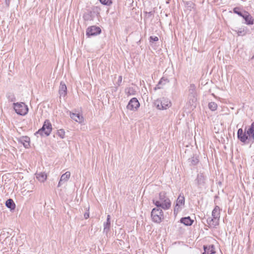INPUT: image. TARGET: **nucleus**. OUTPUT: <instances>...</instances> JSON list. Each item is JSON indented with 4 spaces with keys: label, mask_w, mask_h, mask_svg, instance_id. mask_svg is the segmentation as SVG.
<instances>
[{
    "label": "nucleus",
    "mask_w": 254,
    "mask_h": 254,
    "mask_svg": "<svg viewBox=\"0 0 254 254\" xmlns=\"http://www.w3.org/2000/svg\"><path fill=\"white\" fill-rule=\"evenodd\" d=\"M6 98L9 102H14L16 100L15 96L13 93L8 92L6 94Z\"/></svg>",
    "instance_id": "nucleus-27"
},
{
    "label": "nucleus",
    "mask_w": 254,
    "mask_h": 254,
    "mask_svg": "<svg viewBox=\"0 0 254 254\" xmlns=\"http://www.w3.org/2000/svg\"><path fill=\"white\" fill-rule=\"evenodd\" d=\"M110 219H111L110 215H108L107 218V221L104 224V232H106V233H107L110 229V226H111Z\"/></svg>",
    "instance_id": "nucleus-21"
},
{
    "label": "nucleus",
    "mask_w": 254,
    "mask_h": 254,
    "mask_svg": "<svg viewBox=\"0 0 254 254\" xmlns=\"http://www.w3.org/2000/svg\"><path fill=\"white\" fill-rule=\"evenodd\" d=\"M189 162L190 163V165L195 166L198 164L199 162V159L197 156H192L190 158H189Z\"/></svg>",
    "instance_id": "nucleus-25"
},
{
    "label": "nucleus",
    "mask_w": 254,
    "mask_h": 254,
    "mask_svg": "<svg viewBox=\"0 0 254 254\" xmlns=\"http://www.w3.org/2000/svg\"><path fill=\"white\" fill-rule=\"evenodd\" d=\"M70 176V173L68 171L63 174L59 182L58 187H60L63 184V182H66Z\"/></svg>",
    "instance_id": "nucleus-18"
},
{
    "label": "nucleus",
    "mask_w": 254,
    "mask_h": 254,
    "mask_svg": "<svg viewBox=\"0 0 254 254\" xmlns=\"http://www.w3.org/2000/svg\"><path fill=\"white\" fill-rule=\"evenodd\" d=\"M193 221V220L191 219L190 216L183 217L180 219V222L186 226H191Z\"/></svg>",
    "instance_id": "nucleus-20"
},
{
    "label": "nucleus",
    "mask_w": 254,
    "mask_h": 254,
    "mask_svg": "<svg viewBox=\"0 0 254 254\" xmlns=\"http://www.w3.org/2000/svg\"><path fill=\"white\" fill-rule=\"evenodd\" d=\"M84 218L85 219H88L89 217V213L88 212H86L84 214Z\"/></svg>",
    "instance_id": "nucleus-35"
},
{
    "label": "nucleus",
    "mask_w": 254,
    "mask_h": 254,
    "mask_svg": "<svg viewBox=\"0 0 254 254\" xmlns=\"http://www.w3.org/2000/svg\"><path fill=\"white\" fill-rule=\"evenodd\" d=\"M247 127L245 128V132H244L242 128H239L237 132L238 139L242 142L246 143L247 140L249 141H254V122H253L251 125L247 130Z\"/></svg>",
    "instance_id": "nucleus-1"
},
{
    "label": "nucleus",
    "mask_w": 254,
    "mask_h": 254,
    "mask_svg": "<svg viewBox=\"0 0 254 254\" xmlns=\"http://www.w3.org/2000/svg\"><path fill=\"white\" fill-rule=\"evenodd\" d=\"M154 105L159 110H166L171 106V101L167 98H162L154 101Z\"/></svg>",
    "instance_id": "nucleus-7"
},
{
    "label": "nucleus",
    "mask_w": 254,
    "mask_h": 254,
    "mask_svg": "<svg viewBox=\"0 0 254 254\" xmlns=\"http://www.w3.org/2000/svg\"><path fill=\"white\" fill-rule=\"evenodd\" d=\"M100 2L104 4L107 5H110L112 3V0H99Z\"/></svg>",
    "instance_id": "nucleus-32"
},
{
    "label": "nucleus",
    "mask_w": 254,
    "mask_h": 254,
    "mask_svg": "<svg viewBox=\"0 0 254 254\" xmlns=\"http://www.w3.org/2000/svg\"><path fill=\"white\" fill-rule=\"evenodd\" d=\"M169 82V80L164 77H162L160 81H159L158 84L156 86V87L154 88V90H157L159 89H161L163 88V85L166 84L167 83Z\"/></svg>",
    "instance_id": "nucleus-19"
},
{
    "label": "nucleus",
    "mask_w": 254,
    "mask_h": 254,
    "mask_svg": "<svg viewBox=\"0 0 254 254\" xmlns=\"http://www.w3.org/2000/svg\"><path fill=\"white\" fill-rule=\"evenodd\" d=\"M52 130V125L49 120H46L42 126V127L36 132L35 134H40L41 136L44 135L46 136H49Z\"/></svg>",
    "instance_id": "nucleus-6"
},
{
    "label": "nucleus",
    "mask_w": 254,
    "mask_h": 254,
    "mask_svg": "<svg viewBox=\"0 0 254 254\" xmlns=\"http://www.w3.org/2000/svg\"><path fill=\"white\" fill-rule=\"evenodd\" d=\"M13 106L15 112L18 115L24 116L28 111L27 106L23 102L13 103Z\"/></svg>",
    "instance_id": "nucleus-8"
},
{
    "label": "nucleus",
    "mask_w": 254,
    "mask_h": 254,
    "mask_svg": "<svg viewBox=\"0 0 254 254\" xmlns=\"http://www.w3.org/2000/svg\"><path fill=\"white\" fill-rule=\"evenodd\" d=\"M57 134L61 138H64V137L65 131L63 129H59L57 131Z\"/></svg>",
    "instance_id": "nucleus-31"
},
{
    "label": "nucleus",
    "mask_w": 254,
    "mask_h": 254,
    "mask_svg": "<svg viewBox=\"0 0 254 254\" xmlns=\"http://www.w3.org/2000/svg\"><path fill=\"white\" fill-rule=\"evenodd\" d=\"M5 205L11 210H14L15 208V204L12 199H8L6 201Z\"/></svg>",
    "instance_id": "nucleus-23"
},
{
    "label": "nucleus",
    "mask_w": 254,
    "mask_h": 254,
    "mask_svg": "<svg viewBox=\"0 0 254 254\" xmlns=\"http://www.w3.org/2000/svg\"><path fill=\"white\" fill-rule=\"evenodd\" d=\"M159 200H153V203L157 207L164 209H168L171 207V201L166 196L165 191H161L159 194Z\"/></svg>",
    "instance_id": "nucleus-2"
},
{
    "label": "nucleus",
    "mask_w": 254,
    "mask_h": 254,
    "mask_svg": "<svg viewBox=\"0 0 254 254\" xmlns=\"http://www.w3.org/2000/svg\"><path fill=\"white\" fill-rule=\"evenodd\" d=\"M204 252L202 254H213L215 253V247L213 245L203 246Z\"/></svg>",
    "instance_id": "nucleus-15"
},
{
    "label": "nucleus",
    "mask_w": 254,
    "mask_h": 254,
    "mask_svg": "<svg viewBox=\"0 0 254 254\" xmlns=\"http://www.w3.org/2000/svg\"><path fill=\"white\" fill-rule=\"evenodd\" d=\"M37 179L41 182H44L47 179V175L44 172H41L36 174Z\"/></svg>",
    "instance_id": "nucleus-24"
},
{
    "label": "nucleus",
    "mask_w": 254,
    "mask_h": 254,
    "mask_svg": "<svg viewBox=\"0 0 254 254\" xmlns=\"http://www.w3.org/2000/svg\"><path fill=\"white\" fill-rule=\"evenodd\" d=\"M122 81V76L120 75L118 77V81L117 82V84L118 86H120L121 84Z\"/></svg>",
    "instance_id": "nucleus-34"
},
{
    "label": "nucleus",
    "mask_w": 254,
    "mask_h": 254,
    "mask_svg": "<svg viewBox=\"0 0 254 254\" xmlns=\"http://www.w3.org/2000/svg\"><path fill=\"white\" fill-rule=\"evenodd\" d=\"M159 40L158 38L156 36H150V42H156Z\"/></svg>",
    "instance_id": "nucleus-33"
},
{
    "label": "nucleus",
    "mask_w": 254,
    "mask_h": 254,
    "mask_svg": "<svg viewBox=\"0 0 254 254\" xmlns=\"http://www.w3.org/2000/svg\"><path fill=\"white\" fill-rule=\"evenodd\" d=\"M220 215V207L216 205L212 212V218L209 217L207 219V223L210 227H215L219 224V221Z\"/></svg>",
    "instance_id": "nucleus-3"
},
{
    "label": "nucleus",
    "mask_w": 254,
    "mask_h": 254,
    "mask_svg": "<svg viewBox=\"0 0 254 254\" xmlns=\"http://www.w3.org/2000/svg\"><path fill=\"white\" fill-rule=\"evenodd\" d=\"M240 9L241 8L239 7H236L233 8V12H234V13L238 14L239 16L241 17V16H243L242 14L244 13V12H242V11H241L240 10Z\"/></svg>",
    "instance_id": "nucleus-30"
},
{
    "label": "nucleus",
    "mask_w": 254,
    "mask_h": 254,
    "mask_svg": "<svg viewBox=\"0 0 254 254\" xmlns=\"http://www.w3.org/2000/svg\"><path fill=\"white\" fill-rule=\"evenodd\" d=\"M10 2V0H5V3L6 6L8 7L9 6Z\"/></svg>",
    "instance_id": "nucleus-36"
},
{
    "label": "nucleus",
    "mask_w": 254,
    "mask_h": 254,
    "mask_svg": "<svg viewBox=\"0 0 254 254\" xmlns=\"http://www.w3.org/2000/svg\"><path fill=\"white\" fill-rule=\"evenodd\" d=\"M251 59H252V60L254 59V56L251 58Z\"/></svg>",
    "instance_id": "nucleus-38"
},
{
    "label": "nucleus",
    "mask_w": 254,
    "mask_h": 254,
    "mask_svg": "<svg viewBox=\"0 0 254 254\" xmlns=\"http://www.w3.org/2000/svg\"><path fill=\"white\" fill-rule=\"evenodd\" d=\"M188 92V103L190 106L195 107L197 100V94L196 91V86L194 84H191L190 85Z\"/></svg>",
    "instance_id": "nucleus-4"
},
{
    "label": "nucleus",
    "mask_w": 254,
    "mask_h": 254,
    "mask_svg": "<svg viewBox=\"0 0 254 254\" xmlns=\"http://www.w3.org/2000/svg\"><path fill=\"white\" fill-rule=\"evenodd\" d=\"M94 12L88 10L85 12L83 15V18L85 21H91L93 20L94 18Z\"/></svg>",
    "instance_id": "nucleus-17"
},
{
    "label": "nucleus",
    "mask_w": 254,
    "mask_h": 254,
    "mask_svg": "<svg viewBox=\"0 0 254 254\" xmlns=\"http://www.w3.org/2000/svg\"><path fill=\"white\" fill-rule=\"evenodd\" d=\"M151 216L152 221L157 223H160L164 219V214L160 207L154 208L151 211Z\"/></svg>",
    "instance_id": "nucleus-5"
},
{
    "label": "nucleus",
    "mask_w": 254,
    "mask_h": 254,
    "mask_svg": "<svg viewBox=\"0 0 254 254\" xmlns=\"http://www.w3.org/2000/svg\"><path fill=\"white\" fill-rule=\"evenodd\" d=\"M208 107L210 110L214 111L216 110L217 108V104L215 102H211L208 104Z\"/></svg>",
    "instance_id": "nucleus-28"
},
{
    "label": "nucleus",
    "mask_w": 254,
    "mask_h": 254,
    "mask_svg": "<svg viewBox=\"0 0 254 254\" xmlns=\"http://www.w3.org/2000/svg\"><path fill=\"white\" fill-rule=\"evenodd\" d=\"M196 185L199 189H202L205 188L206 186V178L202 173H200L197 175V178L195 180Z\"/></svg>",
    "instance_id": "nucleus-9"
},
{
    "label": "nucleus",
    "mask_w": 254,
    "mask_h": 254,
    "mask_svg": "<svg viewBox=\"0 0 254 254\" xmlns=\"http://www.w3.org/2000/svg\"><path fill=\"white\" fill-rule=\"evenodd\" d=\"M185 201V198L184 195L180 194L176 201V204L174 209V213H177L179 211L180 207L184 205Z\"/></svg>",
    "instance_id": "nucleus-12"
},
{
    "label": "nucleus",
    "mask_w": 254,
    "mask_h": 254,
    "mask_svg": "<svg viewBox=\"0 0 254 254\" xmlns=\"http://www.w3.org/2000/svg\"><path fill=\"white\" fill-rule=\"evenodd\" d=\"M69 116L71 119L76 122L82 123L83 120V117L79 114H75L69 112Z\"/></svg>",
    "instance_id": "nucleus-16"
},
{
    "label": "nucleus",
    "mask_w": 254,
    "mask_h": 254,
    "mask_svg": "<svg viewBox=\"0 0 254 254\" xmlns=\"http://www.w3.org/2000/svg\"><path fill=\"white\" fill-rule=\"evenodd\" d=\"M101 32L100 27L96 26H92L88 27L86 30V35L88 36H92L99 34Z\"/></svg>",
    "instance_id": "nucleus-10"
},
{
    "label": "nucleus",
    "mask_w": 254,
    "mask_h": 254,
    "mask_svg": "<svg viewBox=\"0 0 254 254\" xmlns=\"http://www.w3.org/2000/svg\"><path fill=\"white\" fill-rule=\"evenodd\" d=\"M140 104L136 98H133L129 101L127 108L130 110H136L139 107Z\"/></svg>",
    "instance_id": "nucleus-11"
},
{
    "label": "nucleus",
    "mask_w": 254,
    "mask_h": 254,
    "mask_svg": "<svg viewBox=\"0 0 254 254\" xmlns=\"http://www.w3.org/2000/svg\"><path fill=\"white\" fill-rule=\"evenodd\" d=\"M20 142L21 143L23 144L24 146L26 148H28L30 146V138L28 136H23L20 139Z\"/></svg>",
    "instance_id": "nucleus-22"
},
{
    "label": "nucleus",
    "mask_w": 254,
    "mask_h": 254,
    "mask_svg": "<svg viewBox=\"0 0 254 254\" xmlns=\"http://www.w3.org/2000/svg\"><path fill=\"white\" fill-rule=\"evenodd\" d=\"M190 2H189V1L186 2V4H190Z\"/></svg>",
    "instance_id": "nucleus-37"
},
{
    "label": "nucleus",
    "mask_w": 254,
    "mask_h": 254,
    "mask_svg": "<svg viewBox=\"0 0 254 254\" xmlns=\"http://www.w3.org/2000/svg\"><path fill=\"white\" fill-rule=\"evenodd\" d=\"M241 16L245 20V23L247 25H253L254 23V19L252 16L249 13V12L244 10V13Z\"/></svg>",
    "instance_id": "nucleus-13"
},
{
    "label": "nucleus",
    "mask_w": 254,
    "mask_h": 254,
    "mask_svg": "<svg viewBox=\"0 0 254 254\" xmlns=\"http://www.w3.org/2000/svg\"><path fill=\"white\" fill-rule=\"evenodd\" d=\"M59 93L60 96L65 97L67 94V87L65 83L61 81L59 89Z\"/></svg>",
    "instance_id": "nucleus-14"
},
{
    "label": "nucleus",
    "mask_w": 254,
    "mask_h": 254,
    "mask_svg": "<svg viewBox=\"0 0 254 254\" xmlns=\"http://www.w3.org/2000/svg\"><path fill=\"white\" fill-rule=\"evenodd\" d=\"M125 92L127 95H133L135 92L133 88L131 87L126 88L125 89Z\"/></svg>",
    "instance_id": "nucleus-29"
},
{
    "label": "nucleus",
    "mask_w": 254,
    "mask_h": 254,
    "mask_svg": "<svg viewBox=\"0 0 254 254\" xmlns=\"http://www.w3.org/2000/svg\"><path fill=\"white\" fill-rule=\"evenodd\" d=\"M233 31L236 32L239 36H245L247 34V28H246V29L245 28H243V29L242 28L238 30H233Z\"/></svg>",
    "instance_id": "nucleus-26"
}]
</instances>
